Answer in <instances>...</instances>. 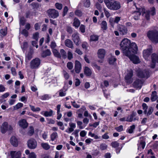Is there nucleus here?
Segmentation results:
<instances>
[{
    "mask_svg": "<svg viewBox=\"0 0 158 158\" xmlns=\"http://www.w3.org/2000/svg\"><path fill=\"white\" fill-rule=\"evenodd\" d=\"M146 143L145 142L141 141L139 143H138V149L139 150H141L142 149H143L145 146Z\"/></svg>",
    "mask_w": 158,
    "mask_h": 158,
    "instance_id": "393cba45",
    "label": "nucleus"
},
{
    "mask_svg": "<svg viewBox=\"0 0 158 158\" xmlns=\"http://www.w3.org/2000/svg\"><path fill=\"white\" fill-rule=\"evenodd\" d=\"M101 29L103 30H106L107 29V24L106 22L104 20L103 21L101 24Z\"/></svg>",
    "mask_w": 158,
    "mask_h": 158,
    "instance_id": "c756f323",
    "label": "nucleus"
},
{
    "mask_svg": "<svg viewBox=\"0 0 158 158\" xmlns=\"http://www.w3.org/2000/svg\"><path fill=\"white\" fill-rule=\"evenodd\" d=\"M41 23H37L35 24L34 27L36 30H38L40 29Z\"/></svg>",
    "mask_w": 158,
    "mask_h": 158,
    "instance_id": "0e129e2a",
    "label": "nucleus"
},
{
    "mask_svg": "<svg viewBox=\"0 0 158 158\" xmlns=\"http://www.w3.org/2000/svg\"><path fill=\"white\" fill-rule=\"evenodd\" d=\"M120 45V49L124 55H128L130 52L137 53L138 47L136 43L134 42L131 43L130 41L127 38H124L121 42Z\"/></svg>",
    "mask_w": 158,
    "mask_h": 158,
    "instance_id": "f257e3e1",
    "label": "nucleus"
},
{
    "mask_svg": "<svg viewBox=\"0 0 158 158\" xmlns=\"http://www.w3.org/2000/svg\"><path fill=\"white\" fill-rule=\"evenodd\" d=\"M99 36L97 35H92L90 36V40L91 41H96L98 40Z\"/></svg>",
    "mask_w": 158,
    "mask_h": 158,
    "instance_id": "ea45409f",
    "label": "nucleus"
},
{
    "mask_svg": "<svg viewBox=\"0 0 158 158\" xmlns=\"http://www.w3.org/2000/svg\"><path fill=\"white\" fill-rule=\"evenodd\" d=\"M55 6L56 8L59 10H61L62 8V5L61 4L58 3H56L55 4Z\"/></svg>",
    "mask_w": 158,
    "mask_h": 158,
    "instance_id": "864d4df0",
    "label": "nucleus"
},
{
    "mask_svg": "<svg viewBox=\"0 0 158 158\" xmlns=\"http://www.w3.org/2000/svg\"><path fill=\"white\" fill-rule=\"evenodd\" d=\"M10 142L13 146L16 147L18 145V141L15 136H12L10 138Z\"/></svg>",
    "mask_w": 158,
    "mask_h": 158,
    "instance_id": "b1692460",
    "label": "nucleus"
},
{
    "mask_svg": "<svg viewBox=\"0 0 158 158\" xmlns=\"http://www.w3.org/2000/svg\"><path fill=\"white\" fill-rule=\"evenodd\" d=\"M50 46L52 50L53 49H55V48L57 46L55 42L54 41H52L51 42Z\"/></svg>",
    "mask_w": 158,
    "mask_h": 158,
    "instance_id": "3c124183",
    "label": "nucleus"
},
{
    "mask_svg": "<svg viewBox=\"0 0 158 158\" xmlns=\"http://www.w3.org/2000/svg\"><path fill=\"white\" fill-rule=\"evenodd\" d=\"M84 73L86 76H89L91 75L92 72L90 69L87 67H85L84 69Z\"/></svg>",
    "mask_w": 158,
    "mask_h": 158,
    "instance_id": "bb28decb",
    "label": "nucleus"
},
{
    "mask_svg": "<svg viewBox=\"0 0 158 158\" xmlns=\"http://www.w3.org/2000/svg\"><path fill=\"white\" fill-rule=\"evenodd\" d=\"M135 128V126L134 125H133L131 126L127 130V132H128L129 133H132L134 131V130Z\"/></svg>",
    "mask_w": 158,
    "mask_h": 158,
    "instance_id": "58836bf2",
    "label": "nucleus"
},
{
    "mask_svg": "<svg viewBox=\"0 0 158 158\" xmlns=\"http://www.w3.org/2000/svg\"><path fill=\"white\" fill-rule=\"evenodd\" d=\"M142 81L140 79H136L133 83L134 87L136 88H141L142 86Z\"/></svg>",
    "mask_w": 158,
    "mask_h": 158,
    "instance_id": "aec40b11",
    "label": "nucleus"
},
{
    "mask_svg": "<svg viewBox=\"0 0 158 158\" xmlns=\"http://www.w3.org/2000/svg\"><path fill=\"white\" fill-rule=\"evenodd\" d=\"M134 114L133 113L131 115H129L127 116L126 120V121L129 122H131L133 121V118L135 116Z\"/></svg>",
    "mask_w": 158,
    "mask_h": 158,
    "instance_id": "4c0bfd02",
    "label": "nucleus"
},
{
    "mask_svg": "<svg viewBox=\"0 0 158 158\" xmlns=\"http://www.w3.org/2000/svg\"><path fill=\"white\" fill-rule=\"evenodd\" d=\"M75 15L78 17H81L82 15V12L79 10H76L75 12Z\"/></svg>",
    "mask_w": 158,
    "mask_h": 158,
    "instance_id": "603ef678",
    "label": "nucleus"
},
{
    "mask_svg": "<svg viewBox=\"0 0 158 158\" xmlns=\"http://www.w3.org/2000/svg\"><path fill=\"white\" fill-rule=\"evenodd\" d=\"M75 71L76 73H79L81 69V65L80 62L78 60H76L74 66Z\"/></svg>",
    "mask_w": 158,
    "mask_h": 158,
    "instance_id": "dca6fc26",
    "label": "nucleus"
},
{
    "mask_svg": "<svg viewBox=\"0 0 158 158\" xmlns=\"http://www.w3.org/2000/svg\"><path fill=\"white\" fill-rule=\"evenodd\" d=\"M19 124L20 126L23 128H27L28 126V123L25 119H23L20 120L19 121Z\"/></svg>",
    "mask_w": 158,
    "mask_h": 158,
    "instance_id": "4be33fe9",
    "label": "nucleus"
},
{
    "mask_svg": "<svg viewBox=\"0 0 158 158\" xmlns=\"http://www.w3.org/2000/svg\"><path fill=\"white\" fill-rule=\"evenodd\" d=\"M13 129L11 125H8V123L5 122L2 125L1 131L2 133H5L7 130L11 131Z\"/></svg>",
    "mask_w": 158,
    "mask_h": 158,
    "instance_id": "1a4fd4ad",
    "label": "nucleus"
},
{
    "mask_svg": "<svg viewBox=\"0 0 158 158\" xmlns=\"http://www.w3.org/2000/svg\"><path fill=\"white\" fill-rule=\"evenodd\" d=\"M68 8L67 6H65L63 9V16H64L66 14L68 11Z\"/></svg>",
    "mask_w": 158,
    "mask_h": 158,
    "instance_id": "69168bd1",
    "label": "nucleus"
},
{
    "mask_svg": "<svg viewBox=\"0 0 158 158\" xmlns=\"http://www.w3.org/2000/svg\"><path fill=\"white\" fill-rule=\"evenodd\" d=\"M118 30L120 34L122 35H124L127 33V29L124 25H120L118 26Z\"/></svg>",
    "mask_w": 158,
    "mask_h": 158,
    "instance_id": "ddd939ff",
    "label": "nucleus"
},
{
    "mask_svg": "<svg viewBox=\"0 0 158 158\" xmlns=\"http://www.w3.org/2000/svg\"><path fill=\"white\" fill-rule=\"evenodd\" d=\"M107 145L105 143H102L100 145L99 148L102 150H104L107 149Z\"/></svg>",
    "mask_w": 158,
    "mask_h": 158,
    "instance_id": "79ce46f5",
    "label": "nucleus"
},
{
    "mask_svg": "<svg viewBox=\"0 0 158 158\" xmlns=\"http://www.w3.org/2000/svg\"><path fill=\"white\" fill-rule=\"evenodd\" d=\"M52 50L54 55L55 56L59 58H60L61 57V56L60 54V53L58 52V51L56 49H53Z\"/></svg>",
    "mask_w": 158,
    "mask_h": 158,
    "instance_id": "72a5a7b5",
    "label": "nucleus"
},
{
    "mask_svg": "<svg viewBox=\"0 0 158 158\" xmlns=\"http://www.w3.org/2000/svg\"><path fill=\"white\" fill-rule=\"evenodd\" d=\"M65 46L69 48H73V43L71 40L69 39H66L64 42Z\"/></svg>",
    "mask_w": 158,
    "mask_h": 158,
    "instance_id": "5701e85b",
    "label": "nucleus"
},
{
    "mask_svg": "<svg viewBox=\"0 0 158 158\" xmlns=\"http://www.w3.org/2000/svg\"><path fill=\"white\" fill-rule=\"evenodd\" d=\"M40 59L38 58L32 60L30 62V68L31 69L38 68L40 64Z\"/></svg>",
    "mask_w": 158,
    "mask_h": 158,
    "instance_id": "423d86ee",
    "label": "nucleus"
},
{
    "mask_svg": "<svg viewBox=\"0 0 158 158\" xmlns=\"http://www.w3.org/2000/svg\"><path fill=\"white\" fill-rule=\"evenodd\" d=\"M58 137V135L56 132H53L51 135V139L52 141H53Z\"/></svg>",
    "mask_w": 158,
    "mask_h": 158,
    "instance_id": "e433bc0d",
    "label": "nucleus"
},
{
    "mask_svg": "<svg viewBox=\"0 0 158 158\" xmlns=\"http://www.w3.org/2000/svg\"><path fill=\"white\" fill-rule=\"evenodd\" d=\"M28 158H36V156L34 152H32L29 154Z\"/></svg>",
    "mask_w": 158,
    "mask_h": 158,
    "instance_id": "e2e57ef3",
    "label": "nucleus"
},
{
    "mask_svg": "<svg viewBox=\"0 0 158 158\" xmlns=\"http://www.w3.org/2000/svg\"><path fill=\"white\" fill-rule=\"evenodd\" d=\"M0 33L3 36H5L7 34V30L5 29H2L0 30Z\"/></svg>",
    "mask_w": 158,
    "mask_h": 158,
    "instance_id": "6e6d98bb",
    "label": "nucleus"
},
{
    "mask_svg": "<svg viewBox=\"0 0 158 158\" xmlns=\"http://www.w3.org/2000/svg\"><path fill=\"white\" fill-rule=\"evenodd\" d=\"M53 111L50 109L49 111H46L44 112V115L46 117H51L52 115Z\"/></svg>",
    "mask_w": 158,
    "mask_h": 158,
    "instance_id": "f704fd0d",
    "label": "nucleus"
},
{
    "mask_svg": "<svg viewBox=\"0 0 158 158\" xmlns=\"http://www.w3.org/2000/svg\"><path fill=\"white\" fill-rule=\"evenodd\" d=\"M23 105V104L19 102L16 105L14 106V110H17L19 108L22 107Z\"/></svg>",
    "mask_w": 158,
    "mask_h": 158,
    "instance_id": "49530a36",
    "label": "nucleus"
},
{
    "mask_svg": "<svg viewBox=\"0 0 158 158\" xmlns=\"http://www.w3.org/2000/svg\"><path fill=\"white\" fill-rule=\"evenodd\" d=\"M51 54V52L50 51L49 49H47L43 51L41 54V56L43 57H45L50 56Z\"/></svg>",
    "mask_w": 158,
    "mask_h": 158,
    "instance_id": "a878e982",
    "label": "nucleus"
},
{
    "mask_svg": "<svg viewBox=\"0 0 158 158\" xmlns=\"http://www.w3.org/2000/svg\"><path fill=\"white\" fill-rule=\"evenodd\" d=\"M158 98V97L156 95V92L155 91L152 92L151 97V100L152 102H154L156 101Z\"/></svg>",
    "mask_w": 158,
    "mask_h": 158,
    "instance_id": "7c9ffc66",
    "label": "nucleus"
},
{
    "mask_svg": "<svg viewBox=\"0 0 158 158\" xmlns=\"http://www.w3.org/2000/svg\"><path fill=\"white\" fill-rule=\"evenodd\" d=\"M39 37V33L38 32H36L34 34H33V39L38 40Z\"/></svg>",
    "mask_w": 158,
    "mask_h": 158,
    "instance_id": "680f3d73",
    "label": "nucleus"
},
{
    "mask_svg": "<svg viewBox=\"0 0 158 158\" xmlns=\"http://www.w3.org/2000/svg\"><path fill=\"white\" fill-rule=\"evenodd\" d=\"M104 2L107 8L113 10H117L121 7L119 2L115 0H104Z\"/></svg>",
    "mask_w": 158,
    "mask_h": 158,
    "instance_id": "f03ea898",
    "label": "nucleus"
},
{
    "mask_svg": "<svg viewBox=\"0 0 158 158\" xmlns=\"http://www.w3.org/2000/svg\"><path fill=\"white\" fill-rule=\"evenodd\" d=\"M72 39L75 44L77 45H78L80 42V40L79 36L78 33L76 32L73 33L72 35Z\"/></svg>",
    "mask_w": 158,
    "mask_h": 158,
    "instance_id": "4468645a",
    "label": "nucleus"
},
{
    "mask_svg": "<svg viewBox=\"0 0 158 158\" xmlns=\"http://www.w3.org/2000/svg\"><path fill=\"white\" fill-rule=\"evenodd\" d=\"M59 95L60 97H63L65 96L66 95V93L65 91H63L62 89H61L59 91Z\"/></svg>",
    "mask_w": 158,
    "mask_h": 158,
    "instance_id": "bf43d9fd",
    "label": "nucleus"
},
{
    "mask_svg": "<svg viewBox=\"0 0 158 158\" xmlns=\"http://www.w3.org/2000/svg\"><path fill=\"white\" fill-rule=\"evenodd\" d=\"M27 145L29 148L34 149L37 146V142L35 139H31L28 141Z\"/></svg>",
    "mask_w": 158,
    "mask_h": 158,
    "instance_id": "f8f14e48",
    "label": "nucleus"
},
{
    "mask_svg": "<svg viewBox=\"0 0 158 158\" xmlns=\"http://www.w3.org/2000/svg\"><path fill=\"white\" fill-rule=\"evenodd\" d=\"M60 52L61 57L65 59L67 58V53L64 49H61L60 50Z\"/></svg>",
    "mask_w": 158,
    "mask_h": 158,
    "instance_id": "473e14b6",
    "label": "nucleus"
},
{
    "mask_svg": "<svg viewBox=\"0 0 158 158\" xmlns=\"http://www.w3.org/2000/svg\"><path fill=\"white\" fill-rule=\"evenodd\" d=\"M133 76V71L132 70L127 71V74L125 76V78L127 82L128 83H131L132 82V77Z\"/></svg>",
    "mask_w": 158,
    "mask_h": 158,
    "instance_id": "9b49d317",
    "label": "nucleus"
},
{
    "mask_svg": "<svg viewBox=\"0 0 158 158\" xmlns=\"http://www.w3.org/2000/svg\"><path fill=\"white\" fill-rule=\"evenodd\" d=\"M34 53L33 50L30 49L26 54V61L28 62L32 58V55Z\"/></svg>",
    "mask_w": 158,
    "mask_h": 158,
    "instance_id": "a211bd4d",
    "label": "nucleus"
},
{
    "mask_svg": "<svg viewBox=\"0 0 158 158\" xmlns=\"http://www.w3.org/2000/svg\"><path fill=\"white\" fill-rule=\"evenodd\" d=\"M133 53H134L130 52L128 53V55L125 56L128 57L132 61L134 64H137L139 63L140 60L139 58L137 56L133 55ZM135 53H134V54Z\"/></svg>",
    "mask_w": 158,
    "mask_h": 158,
    "instance_id": "0eeeda50",
    "label": "nucleus"
},
{
    "mask_svg": "<svg viewBox=\"0 0 158 158\" xmlns=\"http://www.w3.org/2000/svg\"><path fill=\"white\" fill-rule=\"evenodd\" d=\"M147 36L152 41L155 43H158V31H148Z\"/></svg>",
    "mask_w": 158,
    "mask_h": 158,
    "instance_id": "7ed1b4c3",
    "label": "nucleus"
},
{
    "mask_svg": "<svg viewBox=\"0 0 158 158\" xmlns=\"http://www.w3.org/2000/svg\"><path fill=\"white\" fill-rule=\"evenodd\" d=\"M50 98L49 95L47 94L40 96V98L43 100L48 99Z\"/></svg>",
    "mask_w": 158,
    "mask_h": 158,
    "instance_id": "37998d69",
    "label": "nucleus"
},
{
    "mask_svg": "<svg viewBox=\"0 0 158 158\" xmlns=\"http://www.w3.org/2000/svg\"><path fill=\"white\" fill-rule=\"evenodd\" d=\"M73 58V55L72 53L68 51V58L70 60Z\"/></svg>",
    "mask_w": 158,
    "mask_h": 158,
    "instance_id": "338daca9",
    "label": "nucleus"
},
{
    "mask_svg": "<svg viewBox=\"0 0 158 158\" xmlns=\"http://www.w3.org/2000/svg\"><path fill=\"white\" fill-rule=\"evenodd\" d=\"M34 133V128L32 126H30L28 129V131L27 132V135L29 136H32Z\"/></svg>",
    "mask_w": 158,
    "mask_h": 158,
    "instance_id": "cd10ccee",
    "label": "nucleus"
},
{
    "mask_svg": "<svg viewBox=\"0 0 158 158\" xmlns=\"http://www.w3.org/2000/svg\"><path fill=\"white\" fill-rule=\"evenodd\" d=\"M152 47L150 45L148 48L143 50V55L145 60H147L148 57L150 56L152 52Z\"/></svg>",
    "mask_w": 158,
    "mask_h": 158,
    "instance_id": "9d476101",
    "label": "nucleus"
},
{
    "mask_svg": "<svg viewBox=\"0 0 158 158\" xmlns=\"http://www.w3.org/2000/svg\"><path fill=\"white\" fill-rule=\"evenodd\" d=\"M143 15L145 16L147 20L149 19V11H146L144 12L143 14Z\"/></svg>",
    "mask_w": 158,
    "mask_h": 158,
    "instance_id": "13d9d810",
    "label": "nucleus"
},
{
    "mask_svg": "<svg viewBox=\"0 0 158 158\" xmlns=\"http://www.w3.org/2000/svg\"><path fill=\"white\" fill-rule=\"evenodd\" d=\"M137 76L140 78H148L149 76V72L148 70H138Z\"/></svg>",
    "mask_w": 158,
    "mask_h": 158,
    "instance_id": "6e6552de",
    "label": "nucleus"
},
{
    "mask_svg": "<svg viewBox=\"0 0 158 158\" xmlns=\"http://www.w3.org/2000/svg\"><path fill=\"white\" fill-rule=\"evenodd\" d=\"M66 31L68 32L69 34H71L73 32V30L72 28L69 26H68L66 27Z\"/></svg>",
    "mask_w": 158,
    "mask_h": 158,
    "instance_id": "774afa93",
    "label": "nucleus"
},
{
    "mask_svg": "<svg viewBox=\"0 0 158 158\" xmlns=\"http://www.w3.org/2000/svg\"><path fill=\"white\" fill-rule=\"evenodd\" d=\"M121 20V17H115V18L110 17L109 19V22L112 27H114V23H118Z\"/></svg>",
    "mask_w": 158,
    "mask_h": 158,
    "instance_id": "2eb2a0df",
    "label": "nucleus"
},
{
    "mask_svg": "<svg viewBox=\"0 0 158 158\" xmlns=\"http://www.w3.org/2000/svg\"><path fill=\"white\" fill-rule=\"evenodd\" d=\"M63 73L65 79L66 80L68 79L69 77V73L65 70H63Z\"/></svg>",
    "mask_w": 158,
    "mask_h": 158,
    "instance_id": "09e8293b",
    "label": "nucleus"
},
{
    "mask_svg": "<svg viewBox=\"0 0 158 158\" xmlns=\"http://www.w3.org/2000/svg\"><path fill=\"white\" fill-rule=\"evenodd\" d=\"M67 67L69 70H72L73 67V63L71 62H69L67 64Z\"/></svg>",
    "mask_w": 158,
    "mask_h": 158,
    "instance_id": "a18cd8bd",
    "label": "nucleus"
},
{
    "mask_svg": "<svg viewBox=\"0 0 158 158\" xmlns=\"http://www.w3.org/2000/svg\"><path fill=\"white\" fill-rule=\"evenodd\" d=\"M116 58L114 56H112L109 59V63L110 64H113L116 61Z\"/></svg>",
    "mask_w": 158,
    "mask_h": 158,
    "instance_id": "c03bdc74",
    "label": "nucleus"
},
{
    "mask_svg": "<svg viewBox=\"0 0 158 158\" xmlns=\"http://www.w3.org/2000/svg\"><path fill=\"white\" fill-rule=\"evenodd\" d=\"M71 102L74 107L76 108H78L80 107V105L76 103L75 101H71Z\"/></svg>",
    "mask_w": 158,
    "mask_h": 158,
    "instance_id": "5fc2aeb1",
    "label": "nucleus"
},
{
    "mask_svg": "<svg viewBox=\"0 0 158 158\" xmlns=\"http://www.w3.org/2000/svg\"><path fill=\"white\" fill-rule=\"evenodd\" d=\"M115 129L118 132H121L123 130V126L120 125L118 127H115Z\"/></svg>",
    "mask_w": 158,
    "mask_h": 158,
    "instance_id": "4d7b16f0",
    "label": "nucleus"
},
{
    "mask_svg": "<svg viewBox=\"0 0 158 158\" xmlns=\"http://www.w3.org/2000/svg\"><path fill=\"white\" fill-rule=\"evenodd\" d=\"M26 22V20L24 17H22L20 18V24H21V25H22V26H24Z\"/></svg>",
    "mask_w": 158,
    "mask_h": 158,
    "instance_id": "8fccbe9b",
    "label": "nucleus"
},
{
    "mask_svg": "<svg viewBox=\"0 0 158 158\" xmlns=\"http://www.w3.org/2000/svg\"><path fill=\"white\" fill-rule=\"evenodd\" d=\"M80 131L79 130H75L74 132L72 133V135H74L76 138H77L78 136V133Z\"/></svg>",
    "mask_w": 158,
    "mask_h": 158,
    "instance_id": "052dcab7",
    "label": "nucleus"
},
{
    "mask_svg": "<svg viewBox=\"0 0 158 158\" xmlns=\"http://www.w3.org/2000/svg\"><path fill=\"white\" fill-rule=\"evenodd\" d=\"M10 154L11 158H20L21 157V152L20 151H11ZM22 158H25V157H23Z\"/></svg>",
    "mask_w": 158,
    "mask_h": 158,
    "instance_id": "f3484780",
    "label": "nucleus"
},
{
    "mask_svg": "<svg viewBox=\"0 0 158 158\" xmlns=\"http://www.w3.org/2000/svg\"><path fill=\"white\" fill-rule=\"evenodd\" d=\"M83 6L86 7H89L90 5V0H81Z\"/></svg>",
    "mask_w": 158,
    "mask_h": 158,
    "instance_id": "2f4dec72",
    "label": "nucleus"
},
{
    "mask_svg": "<svg viewBox=\"0 0 158 158\" xmlns=\"http://www.w3.org/2000/svg\"><path fill=\"white\" fill-rule=\"evenodd\" d=\"M41 146L45 150H48L50 148V145L47 143H42Z\"/></svg>",
    "mask_w": 158,
    "mask_h": 158,
    "instance_id": "c9c22d12",
    "label": "nucleus"
},
{
    "mask_svg": "<svg viewBox=\"0 0 158 158\" xmlns=\"http://www.w3.org/2000/svg\"><path fill=\"white\" fill-rule=\"evenodd\" d=\"M136 7L137 10L136 11L134 12V13L135 15H134V18L135 20H137L139 19V16L141 15V12L142 10L140 8L138 9L136 6H135Z\"/></svg>",
    "mask_w": 158,
    "mask_h": 158,
    "instance_id": "412c9836",
    "label": "nucleus"
},
{
    "mask_svg": "<svg viewBox=\"0 0 158 158\" xmlns=\"http://www.w3.org/2000/svg\"><path fill=\"white\" fill-rule=\"evenodd\" d=\"M47 13L49 18L53 19L57 18L59 16L58 11L54 9H50L48 10Z\"/></svg>",
    "mask_w": 158,
    "mask_h": 158,
    "instance_id": "39448f33",
    "label": "nucleus"
},
{
    "mask_svg": "<svg viewBox=\"0 0 158 158\" xmlns=\"http://www.w3.org/2000/svg\"><path fill=\"white\" fill-rule=\"evenodd\" d=\"M21 33L23 35L26 37H27L28 35V32L27 30L25 29L23 30L21 32Z\"/></svg>",
    "mask_w": 158,
    "mask_h": 158,
    "instance_id": "de8ad7c7",
    "label": "nucleus"
},
{
    "mask_svg": "<svg viewBox=\"0 0 158 158\" xmlns=\"http://www.w3.org/2000/svg\"><path fill=\"white\" fill-rule=\"evenodd\" d=\"M142 106L143 110V113L147 116H149L152 114L154 110V109L152 107L150 106L148 108V106L145 103L142 104Z\"/></svg>",
    "mask_w": 158,
    "mask_h": 158,
    "instance_id": "20e7f679",
    "label": "nucleus"
},
{
    "mask_svg": "<svg viewBox=\"0 0 158 158\" xmlns=\"http://www.w3.org/2000/svg\"><path fill=\"white\" fill-rule=\"evenodd\" d=\"M80 22L79 20L77 18H75L74 19L73 23V26L75 27L78 28L80 25Z\"/></svg>",
    "mask_w": 158,
    "mask_h": 158,
    "instance_id": "c85d7f7f",
    "label": "nucleus"
},
{
    "mask_svg": "<svg viewBox=\"0 0 158 158\" xmlns=\"http://www.w3.org/2000/svg\"><path fill=\"white\" fill-rule=\"evenodd\" d=\"M98 57L101 59L104 58L106 54V51L103 49H99L97 52Z\"/></svg>",
    "mask_w": 158,
    "mask_h": 158,
    "instance_id": "6ab92c4d",
    "label": "nucleus"
},
{
    "mask_svg": "<svg viewBox=\"0 0 158 158\" xmlns=\"http://www.w3.org/2000/svg\"><path fill=\"white\" fill-rule=\"evenodd\" d=\"M111 146L114 148H116L119 145V143L117 141H113L111 143Z\"/></svg>",
    "mask_w": 158,
    "mask_h": 158,
    "instance_id": "a19ab883",
    "label": "nucleus"
}]
</instances>
